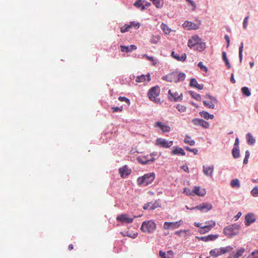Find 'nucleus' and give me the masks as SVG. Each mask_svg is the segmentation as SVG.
<instances>
[{
  "mask_svg": "<svg viewBox=\"0 0 258 258\" xmlns=\"http://www.w3.org/2000/svg\"><path fill=\"white\" fill-rule=\"evenodd\" d=\"M186 75L184 73L173 72L163 76L162 79L171 83H177L183 81Z\"/></svg>",
  "mask_w": 258,
  "mask_h": 258,
  "instance_id": "1",
  "label": "nucleus"
},
{
  "mask_svg": "<svg viewBox=\"0 0 258 258\" xmlns=\"http://www.w3.org/2000/svg\"><path fill=\"white\" fill-rule=\"evenodd\" d=\"M240 226L237 224H231L223 229V233L228 237H232L239 233Z\"/></svg>",
  "mask_w": 258,
  "mask_h": 258,
  "instance_id": "2",
  "label": "nucleus"
},
{
  "mask_svg": "<svg viewBox=\"0 0 258 258\" xmlns=\"http://www.w3.org/2000/svg\"><path fill=\"white\" fill-rule=\"evenodd\" d=\"M155 178V174L153 172L148 173L143 176L138 177L137 183L139 185H148L151 183Z\"/></svg>",
  "mask_w": 258,
  "mask_h": 258,
  "instance_id": "3",
  "label": "nucleus"
},
{
  "mask_svg": "<svg viewBox=\"0 0 258 258\" xmlns=\"http://www.w3.org/2000/svg\"><path fill=\"white\" fill-rule=\"evenodd\" d=\"M156 228V224L154 221L149 220L143 222L141 229L143 232L153 233Z\"/></svg>",
  "mask_w": 258,
  "mask_h": 258,
  "instance_id": "4",
  "label": "nucleus"
},
{
  "mask_svg": "<svg viewBox=\"0 0 258 258\" xmlns=\"http://www.w3.org/2000/svg\"><path fill=\"white\" fill-rule=\"evenodd\" d=\"M160 91L159 87L155 86L151 88L148 94L149 99L156 103L159 102L160 100L157 97L160 94Z\"/></svg>",
  "mask_w": 258,
  "mask_h": 258,
  "instance_id": "5",
  "label": "nucleus"
},
{
  "mask_svg": "<svg viewBox=\"0 0 258 258\" xmlns=\"http://www.w3.org/2000/svg\"><path fill=\"white\" fill-rule=\"evenodd\" d=\"M205 98L209 99V100L204 101H203L204 104L206 106H207L210 108H212V109L214 108L215 105L217 104L218 101H217V99L215 97H213L209 94H207L205 96Z\"/></svg>",
  "mask_w": 258,
  "mask_h": 258,
  "instance_id": "6",
  "label": "nucleus"
},
{
  "mask_svg": "<svg viewBox=\"0 0 258 258\" xmlns=\"http://www.w3.org/2000/svg\"><path fill=\"white\" fill-rule=\"evenodd\" d=\"M206 223L207 225L203 226V227H201V228L199 230V233L201 234H204L209 232L212 228L216 225L215 221L213 220L207 221Z\"/></svg>",
  "mask_w": 258,
  "mask_h": 258,
  "instance_id": "7",
  "label": "nucleus"
},
{
  "mask_svg": "<svg viewBox=\"0 0 258 258\" xmlns=\"http://www.w3.org/2000/svg\"><path fill=\"white\" fill-rule=\"evenodd\" d=\"M173 143L172 141H168L162 138H158L156 140V145L163 148H169L173 145Z\"/></svg>",
  "mask_w": 258,
  "mask_h": 258,
  "instance_id": "8",
  "label": "nucleus"
},
{
  "mask_svg": "<svg viewBox=\"0 0 258 258\" xmlns=\"http://www.w3.org/2000/svg\"><path fill=\"white\" fill-rule=\"evenodd\" d=\"M213 208V206L211 204L204 203L202 204L197 206L196 207H193L190 209V210L194 209H198L201 211L208 212L211 210Z\"/></svg>",
  "mask_w": 258,
  "mask_h": 258,
  "instance_id": "9",
  "label": "nucleus"
},
{
  "mask_svg": "<svg viewBox=\"0 0 258 258\" xmlns=\"http://www.w3.org/2000/svg\"><path fill=\"white\" fill-rule=\"evenodd\" d=\"M138 217L134 216V218L129 217L126 214H121L118 216L116 218V220L122 223H132L133 222L134 219Z\"/></svg>",
  "mask_w": 258,
  "mask_h": 258,
  "instance_id": "10",
  "label": "nucleus"
},
{
  "mask_svg": "<svg viewBox=\"0 0 258 258\" xmlns=\"http://www.w3.org/2000/svg\"><path fill=\"white\" fill-rule=\"evenodd\" d=\"M182 223V221L181 220H180L179 221H177L175 222H165L164 224V229L167 230L169 229L170 228H173V229H176L178 228L180 225Z\"/></svg>",
  "mask_w": 258,
  "mask_h": 258,
  "instance_id": "11",
  "label": "nucleus"
},
{
  "mask_svg": "<svg viewBox=\"0 0 258 258\" xmlns=\"http://www.w3.org/2000/svg\"><path fill=\"white\" fill-rule=\"evenodd\" d=\"M192 122L196 125H200L205 128H208L209 127V123L202 119H194Z\"/></svg>",
  "mask_w": 258,
  "mask_h": 258,
  "instance_id": "12",
  "label": "nucleus"
},
{
  "mask_svg": "<svg viewBox=\"0 0 258 258\" xmlns=\"http://www.w3.org/2000/svg\"><path fill=\"white\" fill-rule=\"evenodd\" d=\"M182 26L187 30H197L199 28L198 25L188 21H185Z\"/></svg>",
  "mask_w": 258,
  "mask_h": 258,
  "instance_id": "13",
  "label": "nucleus"
},
{
  "mask_svg": "<svg viewBox=\"0 0 258 258\" xmlns=\"http://www.w3.org/2000/svg\"><path fill=\"white\" fill-rule=\"evenodd\" d=\"M219 237L218 234H209L206 236H197L196 238L199 240H202L205 242H208L209 241H213L216 240Z\"/></svg>",
  "mask_w": 258,
  "mask_h": 258,
  "instance_id": "14",
  "label": "nucleus"
},
{
  "mask_svg": "<svg viewBox=\"0 0 258 258\" xmlns=\"http://www.w3.org/2000/svg\"><path fill=\"white\" fill-rule=\"evenodd\" d=\"M160 204L157 202H149L145 204L143 207L145 210H154L158 207H160Z\"/></svg>",
  "mask_w": 258,
  "mask_h": 258,
  "instance_id": "15",
  "label": "nucleus"
},
{
  "mask_svg": "<svg viewBox=\"0 0 258 258\" xmlns=\"http://www.w3.org/2000/svg\"><path fill=\"white\" fill-rule=\"evenodd\" d=\"M168 98L171 101H177L179 99L181 98V97L182 96V94L181 93L180 94H179L177 92L175 93H172L171 90H169L168 91Z\"/></svg>",
  "mask_w": 258,
  "mask_h": 258,
  "instance_id": "16",
  "label": "nucleus"
},
{
  "mask_svg": "<svg viewBox=\"0 0 258 258\" xmlns=\"http://www.w3.org/2000/svg\"><path fill=\"white\" fill-rule=\"evenodd\" d=\"M201 40V39L198 36H193L188 41V46L190 48H194Z\"/></svg>",
  "mask_w": 258,
  "mask_h": 258,
  "instance_id": "17",
  "label": "nucleus"
},
{
  "mask_svg": "<svg viewBox=\"0 0 258 258\" xmlns=\"http://www.w3.org/2000/svg\"><path fill=\"white\" fill-rule=\"evenodd\" d=\"M131 169L127 168L126 166H124L122 168H120L119 169V172L120 174V176L122 178H125L129 174L131 173Z\"/></svg>",
  "mask_w": 258,
  "mask_h": 258,
  "instance_id": "18",
  "label": "nucleus"
},
{
  "mask_svg": "<svg viewBox=\"0 0 258 258\" xmlns=\"http://www.w3.org/2000/svg\"><path fill=\"white\" fill-rule=\"evenodd\" d=\"M255 221V216L251 213H248L245 216V225L249 226L250 224L253 223Z\"/></svg>",
  "mask_w": 258,
  "mask_h": 258,
  "instance_id": "19",
  "label": "nucleus"
},
{
  "mask_svg": "<svg viewBox=\"0 0 258 258\" xmlns=\"http://www.w3.org/2000/svg\"><path fill=\"white\" fill-rule=\"evenodd\" d=\"M171 56L178 61H184L186 58V55L185 53H182L181 55L175 53L174 51L171 53Z\"/></svg>",
  "mask_w": 258,
  "mask_h": 258,
  "instance_id": "20",
  "label": "nucleus"
},
{
  "mask_svg": "<svg viewBox=\"0 0 258 258\" xmlns=\"http://www.w3.org/2000/svg\"><path fill=\"white\" fill-rule=\"evenodd\" d=\"M154 127H159L164 133L169 132L171 130L170 127L163 124L161 122L158 121L155 123Z\"/></svg>",
  "mask_w": 258,
  "mask_h": 258,
  "instance_id": "21",
  "label": "nucleus"
},
{
  "mask_svg": "<svg viewBox=\"0 0 258 258\" xmlns=\"http://www.w3.org/2000/svg\"><path fill=\"white\" fill-rule=\"evenodd\" d=\"M214 170V166H203V172L204 173L207 175L209 176H212L213 175Z\"/></svg>",
  "mask_w": 258,
  "mask_h": 258,
  "instance_id": "22",
  "label": "nucleus"
},
{
  "mask_svg": "<svg viewBox=\"0 0 258 258\" xmlns=\"http://www.w3.org/2000/svg\"><path fill=\"white\" fill-rule=\"evenodd\" d=\"M120 48H121V51L124 52L125 51L126 53H128L129 52H131L132 51L134 50H136L137 49V46L134 44H132L128 46H125V45H120Z\"/></svg>",
  "mask_w": 258,
  "mask_h": 258,
  "instance_id": "23",
  "label": "nucleus"
},
{
  "mask_svg": "<svg viewBox=\"0 0 258 258\" xmlns=\"http://www.w3.org/2000/svg\"><path fill=\"white\" fill-rule=\"evenodd\" d=\"M189 85L199 90H202L204 88V85L203 84H198L197 81L195 78L191 79Z\"/></svg>",
  "mask_w": 258,
  "mask_h": 258,
  "instance_id": "24",
  "label": "nucleus"
},
{
  "mask_svg": "<svg viewBox=\"0 0 258 258\" xmlns=\"http://www.w3.org/2000/svg\"><path fill=\"white\" fill-rule=\"evenodd\" d=\"M193 192L194 195H197L201 197L204 196L206 194V190L205 189H201L199 186H195Z\"/></svg>",
  "mask_w": 258,
  "mask_h": 258,
  "instance_id": "25",
  "label": "nucleus"
},
{
  "mask_svg": "<svg viewBox=\"0 0 258 258\" xmlns=\"http://www.w3.org/2000/svg\"><path fill=\"white\" fill-rule=\"evenodd\" d=\"M147 80L148 81H150L151 79H150V75H142L141 76H139L137 77L136 81L138 83H141V82H143Z\"/></svg>",
  "mask_w": 258,
  "mask_h": 258,
  "instance_id": "26",
  "label": "nucleus"
},
{
  "mask_svg": "<svg viewBox=\"0 0 258 258\" xmlns=\"http://www.w3.org/2000/svg\"><path fill=\"white\" fill-rule=\"evenodd\" d=\"M159 255L162 258H173V252L172 250L167 251V253L162 251H160Z\"/></svg>",
  "mask_w": 258,
  "mask_h": 258,
  "instance_id": "27",
  "label": "nucleus"
},
{
  "mask_svg": "<svg viewBox=\"0 0 258 258\" xmlns=\"http://www.w3.org/2000/svg\"><path fill=\"white\" fill-rule=\"evenodd\" d=\"M171 153L173 155L180 154L183 156L185 155L184 151L181 148L178 147H175L174 150L172 151Z\"/></svg>",
  "mask_w": 258,
  "mask_h": 258,
  "instance_id": "28",
  "label": "nucleus"
},
{
  "mask_svg": "<svg viewBox=\"0 0 258 258\" xmlns=\"http://www.w3.org/2000/svg\"><path fill=\"white\" fill-rule=\"evenodd\" d=\"M205 48L206 44L202 41V40L201 39L200 42H199V43L196 45V46H195L194 48L199 51H202L205 49Z\"/></svg>",
  "mask_w": 258,
  "mask_h": 258,
  "instance_id": "29",
  "label": "nucleus"
},
{
  "mask_svg": "<svg viewBox=\"0 0 258 258\" xmlns=\"http://www.w3.org/2000/svg\"><path fill=\"white\" fill-rule=\"evenodd\" d=\"M200 114L201 116L204 118L206 119H213L214 117V116L213 114H210L207 111H203L202 112H200Z\"/></svg>",
  "mask_w": 258,
  "mask_h": 258,
  "instance_id": "30",
  "label": "nucleus"
},
{
  "mask_svg": "<svg viewBox=\"0 0 258 258\" xmlns=\"http://www.w3.org/2000/svg\"><path fill=\"white\" fill-rule=\"evenodd\" d=\"M230 185L233 188H238L240 187L239 180L237 178L231 180Z\"/></svg>",
  "mask_w": 258,
  "mask_h": 258,
  "instance_id": "31",
  "label": "nucleus"
},
{
  "mask_svg": "<svg viewBox=\"0 0 258 258\" xmlns=\"http://www.w3.org/2000/svg\"><path fill=\"white\" fill-rule=\"evenodd\" d=\"M233 248L230 246H228L225 247H220L219 248L220 255L225 253L227 252L231 251Z\"/></svg>",
  "mask_w": 258,
  "mask_h": 258,
  "instance_id": "32",
  "label": "nucleus"
},
{
  "mask_svg": "<svg viewBox=\"0 0 258 258\" xmlns=\"http://www.w3.org/2000/svg\"><path fill=\"white\" fill-rule=\"evenodd\" d=\"M160 27L165 34H169L171 31V29L166 24L162 23Z\"/></svg>",
  "mask_w": 258,
  "mask_h": 258,
  "instance_id": "33",
  "label": "nucleus"
},
{
  "mask_svg": "<svg viewBox=\"0 0 258 258\" xmlns=\"http://www.w3.org/2000/svg\"><path fill=\"white\" fill-rule=\"evenodd\" d=\"M246 139L247 143L249 145H253L255 142L254 138L253 137V136L250 133H248L246 135Z\"/></svg>",
  "mask_w": 258,
  "mask_h": 258,
  "instance_id": "34",
  "label": "nucleus"
},
{
  "mask_svg": "<svg viewBox=\"0 0 258 258\" xmlns=\"http://www.w3.org/2000/svg\"><path fill=\"white\" fill-rule=\"evenodd\" d=\"M160 36L159 35H153L150 39V41L153 44H157L160 40Z\"/></svg>",
  "mask_w": 258,
  "mask_h": 258,
  "instance_id": "35",
  "label": "nucleus"
},
{
  "mask_svg": "<svg viewBox=\"0 0 258 258\" xmlns=\"http://www.w3.org/2000/svg\"><path fill=\"white\" fill-rule=\"evenodd\" d=\"M184 142L186 144H189L190 146H193L195 144V142L192 140L189 136H186L184 138Z\"/></svg>",
  "mask_w": 258,
  "mask_h": 258,
  "instance_id": "36",
  "label": "nucleus"
},
{
  "mask_svg": "<svg viewBox=\"0 0 258 258\" xmlns=\"http://www.w3.org/2000/svg\"><path fill=\"white\" fill-rule=\"evenodd\" d=\"M232 154L234 158H237L240 156L239 150L237 147H234L232 149Z\"/></svg>",
  "mask_w": 258,
  "mask_h": 258,
  "instance_id": "37",
  "label": "nucleus"
},
{
  "mask_svg": "<svg viewBox=\"0 0 258 258\" xmlns=\"http://www.w3.org/2000/svg\"><path fill=\"white\" fill-rule=\"evenodd\" d=\"M143 56L144 57H145L148 60L151 61L152 62V64L153 66H155L157 64V60L155 59H154V58L153 56H149L146 54L143 55Z\"/></svg>",
  "mask_w": 258,
  "mask_h": 258,
  "instance_id": "38",
  "label": "nucleus"
},
{
  "mask_svg": "<svg viewBox=\"0 0 258 258\" xmlns=\"http://www.w3.org/2000/svg\"><path fill=\"white\" fill-rule=\"evenodd\" d=\"M153 4L157 8H161L163 6V0H155L153 2Z\"/></svg>",
  "mask_w": 258,
  "mask_h": 258,
  "instance_id": "39",
  "label": "nucleus"
},
{
  "mask_svg": "<svg viewBox=\"0 0 258 258\" xmlns=\"http://www.w3.org/2000/svg\"><path fill=\"white\" fill-rule=\"evenodd\" d=\"M242 93L246 96H249L251 94L249 89L246 87H244L241 88Z\"/></svg>",
  "mask_w": 258,
  "mask_h": 258,
  "instance_id": "40",
  "label": "nucleus"
},
{
  "mask_svg": "<svg viewBox=\"0 0 258 258\" xmlns=\"http://www.w3.org/2000/svg\"><path fill=\"white\" fill-rule=\"evenodd\" d=\"M244 251V248H240L234 254V258H238L241 256Z\"/></svg>",
  "mask_w": 258,
  "mask_h": 258,
  "instance_id": "41",
  "label": "nucleus"
},
{
  "mask_svg": "<svg viewBox=\"0 0 258 258\" xmlns=\"http://www.w3.org/2000/svg\"><path fill=\"white\" fill-rule=\"evenodd\" d=\"M210 253L211 255L215 256V257H217V256L220 255L219 249L216 248V249H212L210 251Z\"/></svg>",
  "mask_w": 258,
  "mask_h": 258,
  "instance_id": "42",
  "label": "nucleus"
},
{
  "mask_svg": "<svg viewBox=\"0 0 258 258\" xmlns=\"http://www.w3.org/2000/svg\"><path fill=\"white\" fill-rule=\"evenodd\" d=\"M176 107L180 112H184L186 110V107L183 105L178 104Z\"/></svg>",
  "mask_w": 258,
  "mask_h": 258,
  "instance_id": "43",
  "label": "nucleus"
},
{
  "mask_svg": "<svg viewBox=\"0 0 258 258\" xmlns=\"http://www.w3.org/2000/svg\"><path fill=\"white\" fill-rule=\"evenodd\" d=\"M243 43L241 42L240 43V46L239 48V59L240 61L241 62L242 59V51H243Z\"/></svg>",
  "mask_w": 258,
  "mask_h": 258,
  "instance_id": "44",
  "label": "nucleus"
},
{
  "mask_svg": "<svg viewBox=\"0 0 258 258\" xmlns=\"http://www.w3.org/2000/svg\"><path fill=\"white\" fill-rule=\"evenodd\" d=\"M183 192L186 195H192V196H194V192H193V190H191L190 189H189L187 187H185L183 189Z\"/></svg>",
  "mask_w": 258,
  "mask_h": 258,
  "instance_id": "45",
  "label": "nucleus"
},
{
  "mask_svg": "<svg viewBox=\"0 0 258 258\" xmlns=\"http://www.w3.org/2000/svg\"><path fill=\"white\" fill-rule=\"evenodd\" d=\"M134 6L137 8H141L142 10H144L145 9V6L143 5L141 1H138L135 2Z\"/></svg>",
  "mask_w": 258,
  "mask_h": 258,
  "instance_id": "46",
  "label": "nucleus"
},
{
  "mask_svg": "<svg viewBox=\"0 0 258 258\" xmlns=\"http://www.w3.org/2000/svg\"><path fill=\"white\" fill-rule=\"evenodd\" d=\"M251 194L254 197H258V187H254L251 191Z\"/></svg>",
  "mask_w": 258,
  "mask_h": 258,
  "instance_id": "47",
  "label": "nucleus"
},
{
  "mask_svg": "<svg viewBox=\"0 0 258 258\" xmlns=\"http://www.w3.org/2000/svg\"><path fill=\"white\" fill-rule=\"evenodd\" d=\"M118 100L121 102H126L128 105H129L130 104V100L125 97L120 96L118 97Z\"/></svg>",
  "mask_w": 258,
  "mask_h": 258,
  "instance_id": "48",
  "label": "nucleus"
},
{
  "mask_svg": "<svg viewBox=\"0 0 258 258\" xmlns=\"http://www.w3.org/2000/svg\"><path fill=\"white\" fill-rule=\"evenodd\" d=\"M130 29V26L128 25H124L123 26L120 28V31L121 33H125L128 31Z\"/></svg>",
  "mask_w": 258,
  "mask_h": 258,
  "instance_id": "49",
  "label": "nucleus"
},
{
  "mask_svg": "<svg viewBox=\"0 0 258 258\" xmlns=\"http://www.w3.org/2000/svg\"><path fill=\"white\" fill-rule=\"evenodd\" d=\"M130 26V28L132 27H138L139 28L140 27V24L138 22H131L130 23V24L128 25Z\"/></svg>",
  "mask_w": 258,
  "mask_h": 258,
  "instance_id": "50",
  "label": "nucleus"
},
{
  "mask_svg": "<svg viewBox=\"0 0 258 258\" xmlns=\"http://www.w3.org/2000/svg\"><path fill=\"white\" fill-rule=\"evenodd\" d=\"M198 66L200 68V69L202 70V71H204L206 72H207L208 71V69L207 68L204 66L202 62H200L199 63H198Z\"/></svg>",
  "mask_w": 258,
  "mask_h": 258,
  "instance_id": "51",
  "label": "nucleus"
},
{
  "mask_svg": "<svg viewBox=\"0 0 258 258\" xmlns=\"http://www.w3.org/2000/svg\"><path fill=\"white\" fill-rule=\"evenodd\" d=\"M185 149L189 152H193L195 154H197L198 150L196 148L191 149L188 147H186Z\"/></svg>",
  "mask_w": 258,
  "mask_h": 258,
  "instance_id": "52",
  "label": "nucleus"
},
{
  "mask_svg": "<svg viewBox=\"0 0 258 258\" xmlns=\"http://www.w3.org/2000/svg\"><path fill=\"white\" fill-rule=\"evenodd\" d=\"M187 2H188L190 5L192 7V11H195L196 9V4L192 0H186Z\"/></svg>",
  "mask_w": 258,
  "mask_h": 258,
  "instance_id": "53",
  "label": "nucleus"
},
{
  "mask_svg": "<svg viewBox=\"0 0 258 258\" xmlns=\"http://www.w3.org/2000/svg\"><path fill=\"white\" fill-rule=\"evenodd\" d=\"M139 160L142 164H147L150 161H151L152 162H154L155 160V158L154 157H152L151 160H146L145 161H144V160L141 161V159H139Z\"/></svg>",
  "mask_w": 258,
  "mask_h": 258,
  "instance_id": "54",
  "label": "nucleus"
},
{
  "mask_svg": "<svg viewBox=\"0 0 258 258\" xmlns=\"http://www.w3.org/2000/svg\"><path fill=\"white\" fill-rule=\"evenodd\" d=\"M112 109L113 110V112H118V111H122L123 108L122 106H121L120 107H112Z\"/></svg>",
  "mask_w": 258,
  "mask_h": 258,
  "instance_id": "55",
  "label": "nucleus"
},
{
  "mask_svg": "<svg viewBox=\"0 0 258 258\" xmlns=\"http://www.w3.org/2000/svg\"><path fill=\"white\" fill-rule=\"evenodd\" d=\"M248 18H249V17L247 16L244 19L243 24V27L244 29H246L247 28Z\"/></svg>",
  "mask_w": 258,
  "mask_h": 258,
  "instance_id": "56",
  "label": "nucleus"
},
{
  "mask_svg": "<svg viewBox=\"0 0 258 258\" xmlns=\"http://www.w3.org/2000/svg\"><path fill=\"white\" fill-rule=\"evenodd\" d=\"M222 57H223V59L225 62L229 61L227 57V56H226V53L225 51H223L222 52Z\"/></svg>",
  "mask_w": 258,
  "mask_h": 258,
  "instance_id": "57",
  "label": "nucleus"
},
{
  "mask_svg": "<svg viewBox=\"0 0 258 258\" xmlns=\"http://www.w3.org/2000/svg\"><path fill=\"white\" fill-rule=\"evenodd\" d=\"M192 97L196 99L197 100H201V97L200 94H196L195 95H192Z\"/></svg>",
  "mask_w": 258,
  "mask_h": 258,
  "instance_id": "58",
  "label": "nucleus"
},
{
  "mask_svg": "<svg viewBox=\"0 0 258 258\" xmlns=\"http://www.w3.org/2000/svg\"><path fill=\"white\" fill-rule=\"evenodd\" d=\"M224 38L226 40L227 43V47H228L230 44V38L227 35H225L224 36Z\"/></svg>",
  "mask_w": 258,
  "mask_h": 258,
  "instance_id": "59",
  "label": "nucleus"
},
{
  "mask_svg": "<svg viewBox=\"0 0 258 258\" xmlns=\"http://www.w3.org/2000/svg\"><path fill=\"white\" fill-rule=\"evenodd\" d=\"M251 254L254 256V257L258 258V250L253 251Z\"/></svg>",
  "mask_w": 258,
  "mask_h": 258,
  "instance_id": "60",
  "label": "nucleus"
},
{
  "mask_svg": "<svg viewBox=\"0 0 258 258\" xmlns=\"http://www.w3.org/2000/svg\"><path fill=\"white\" fill-rule=\"evenodd\" d=\"M238 144H239V140H238V138H237L235 140V143H234L235 147L238 148Z\"/></svg>",
  "mask_w": 258,
  "mask_h": 258,
  "instance_id": "61",
  "label": "nucleus"
},
{
  "mask_svg": "<svg viewBox=\"0 0 258 258\" xmlns=\"http://www.w3.org/2000/svg\"><path fill=\"white\" fill-rule=\"evenodd\" d=\"M230 81L232 83H235L236 82L234 78V75L233 74H232L231 75V78H230Z\"/></svg>",
  "mask_w": 258,
  "mask_h": 258,
  "instance_id": "62",
  "label": "nucleus"
},
{
  "mask_svg": "<svg viewBox=\"0 0 258 258\" xmlns=\"http://www.w3.org/2000/svg\"><path fill=\"white\" fill-rule=\"evenodd\" d=\"M242 258H257V257H254V256L251 253L250 255H249L248 256L244 255Z\"/></svg>",
  "mask_w": 258,
  "mask_h": 258,
  "instance_id": "63",
  "label": "nucleus"
},
{
  "mask_svg": "<svg viewBox=\"0 0 258 258\" xmlns=\"http://www.w3.org/2000/svg\"><path fill=\"white\" fill-rule=\"evenodd\" d=\"M248 158H249V157L245 156V158L243 160V163L244 164H246L247 163Z\"/></svg>",
  "mask_w": 258,
  "mask_h": 258,
  "instance_id": "64",
  "label": "nucleus"
}]
</instances>
